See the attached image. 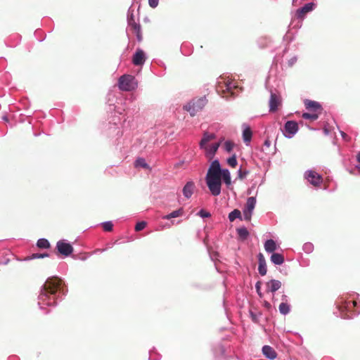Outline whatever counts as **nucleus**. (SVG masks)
Masks as SVG:
<instances>
[{
	"label": "nucleus",
	"instance_id": "obj_35",
	"mask_svg": "<svg viewBox=\"0 0 360 360\" xmlns=\"http://www.w3.org/2000/svg\"><path fill=\"white\" fill-rule=\"evenodd\" d=\"M112 224L110 221L105 222L103 224V228L105 231H110L112 229Z\"/></svg>",
	"mask_w": 360,
	"mask_h": 360
},
{
	"label": "nucleus",
	"instance_id": "obj_29",
	"mask_svg": "<svg viewBox=\"0 0 360 360\" xmlns=\"http://www.w3.org/2000/svg\"><path fill=\"white\" fill-rule=\"evenodd\" d=\"M227 164L233 168H235L237 166L238 162L235 154L233 155V156H231V158H228Z\"/></svg>",
	"mask_w": 360,
	"mask_h": 360
},
{
	"label": "nucleus",
	"instance_id": "obj_16",
	"mask_svg": "<svg viewBox=\"0 0 360 360\" xmlns=\"http://www.w3.org/2000/svg\"><path fill=\"white\" fill-rule=\"evenodd\" d=\"M281 287V282L272 279L266 283V291L274 292Z\"/></svg>",
	"mask_w": 360,
	"mask_h": 360
},
{
	"label": "nucleus",
	"instance_id": "obj_3",
	"mask_svg": "<svg viewBox=\"0 0 360 360\" xmlns=\"http://www.w3.org/2000/svg\"><path fill=\"white\" fill-rule=\"evenodd\" d=\"M342 317L344 319H351L353 314H359L360 313L359 303L355 300H349L342 302L338 306Z\"/></svg>",
	"mask_w": 360,
	"mask_h": 360
},
{
	"label": "nucleus",
	"instance_id": "obj_1",
	"mask_svg": "<svg viewBox=\"0 0 360 360\" xmlns=\"http://www.w3.org/2000/svg\"><path fill=\"white\" fill-rule=\"evenodd\" d=\"M221 171L219 160H215L212 162L206 175V184L210 191L214 196L221 193Z\"/></svg>",
	"mask_w": 360,
	"mask_h": 360
},
{
	"label": "nucleus",
	"instance_id": "obj_13",
	"mask_svg": "<svg viewBox=\"0 0 360 360\" xmlns=\"http://www.w3.org/2000/svg\"><path fill=\"white\" fill-rule=\"evenodd\" d=\"M285 132L289 134L290 136L294 135L298 130L297 123L295 121H288L284 126Z\"/></svg>",
	"mask_w": 360,
	"mask_h": 360
},
{
	"label": "nucleus",
	"instance_id": "obj_10",
	"mask_svg": "<svg viewBox=\"0 0 360 360\" xmlns=\"http://www.w3.org/2000/svg\"><path fill=\"white\" fill-rule=\"evenodd\" d=\"M314 3H308L306 4L303 7L297 10L296 16L297 18L302 19L304 15L311 11L314 9Z\"/></svg>",
	"mask_w": 360,
	"mask_h": 360
},
{
	"label": "nucleus",
	"instance_id": "obj_19",
	"mask_svg": "<svg viewBox=\"0 0 360 360\" xmlns=\"http://www.w3.org/2000/svg\"><path fill=\"white\" fill-rule=\"evenodd\" d=\"M264 249L267 252H273L277 249V245L274 240L269 239L265 242Z\"/></svg>",
	"mask_w": 360,
	"mask_h": 360
},
{
	"label": "nucleus",
	"instance_id": "obj_41",
	"mask_svg": "<svg viewBox=\"0 0 360 360\" xmlns=\"http://www.w3.org/2000/svg\"><path fill=\"white\" fill-rule=\"evenodd\" d=\"M256 289H257V292H258V294L259 295V296H261V293H260V287H261V283L259 281H258L257 283H256Z\"/></svg>",
	"mask_w": 360,
	"mask_h": 360
},
{
	"label": "nucleus",
	"instance_id": "obj_9",
	"mask_svg": "<svg viewBox=\"0 0 360 360\" xmlns=\"http://www.w3.org/2000/svg\"><path fill=\"white\" fill-rule=\"evenodd\" d=\"M219 146H220V143L219 142V143H213L211 146H206L204 148H202V149H204L205 150V156L207 157V158L209 160H211L214 158Z\"/></svg>",
	"mask_w": 360,
	"mask_h": 360
},
{
	"label": "nucleus",
	"instance_id": "obj_27",
	"mask_svg": "<svg viewBox=\"0 0 360 360\" xmlns=\"http://www.w3.org/2000/svg\"><path fill=\"white\" fill-rule=\"evenodd\" d=\"M279 311L282 314H287L290 311V306L287 302H282L279 305Z\"/></svg>",
	"mask_w": 360,
	"mask_h": 360
},
{
	"label": "nucleus",
	"instance_id": "obj_23",
	"mask_svg": "<svg viewBox=\"0 0 360 360\" xmlns=\"http://www.w3.org/2000/svg\"><path fill=\"white\" fill-rule=\"evenodd\" d=\"M221 179L224 181L225 184L227 186H229L231 184V179L230 172L228 169H224L221 171Z\"/></svg>",
	"mask_w": 360,
	"mask_h": 360
},
{
	"label": "nucleus",
	"instance_id": "obj_21",
	"mask_svg": "<svg viewBox=\"0 0 360 360\" xmlns=\"http://www.w3.org/2000/svg\"><path fill=\"white\" fill-rule=\"evenodd\" d=\"M184 214V210L183 208H179L177 210H174L170 214L165 215L162 217V219H170L172 218H176L182 216Z\"/></svg>",
	"mask_w": 360,
	"mask_h": 360
},
{
	"label": "nucleus",
	"instance_id": "obj_39",
	"mask_svg": "<svg viewBox=\"0 0 360 360\" xmlns=\"http://www.w3.org/2000/svg\"><path fill=\"white\" fill-rule=\"evenodd\" d=\"M159 0H148V4L150 7L155 8L158 5Z\"/></svg>",
	"mask_w": 360,
	"mask_h": 360
},
{
	"label": "nucleus",
	"instance_id": "obj_7",
	"mask_svg": "<svg viewBox=\"0 0 360 360\" xmlns=\"http://www.w3.org/2000/svg\"><path fill=\"white\" fill-rule=\"evenodd\" d=\"M305 178L314 186H319L323 181L321 176L313 170L307 171L305 172Z\"/></svg>",
	"mask_w": 360,
	"mask_h": 360
},
{
	"label": "nucleus",
	"instance_id": "obj_44",
	"mask_svg": "<svg viewBox=\"0 0 360 360\" xmlns=\"http://www.w3.org/2000/svg\"><path fill=\"white\" fill-rule=\"evenodd\" d=\"M356 160H357V161H358V162H359V169H360V153H359V154L356 155Z\"/></svg>",
	"mask_w": 360,
	"mask_h": 360
},
{
	"label": "nucleus",
	"instance_id": "obj_11",
	"mask_svg": "<svg viewBox=\"0 0 360 360\" xmlns=\"http://www.w3.org/2000/svg\"><path fill=\"white\" fill-rule=\"evenodd\" d=\"M304 105L306 108L310 112H319V114L321 113V106L316 101L305 100Z\"/></svg>",
	"mask_w": 360,
	"mask_h": 360
},
{
	"label": "nucleus",
	"instance_id": "obj_34",
	"mask_svg": "<svg viewBox=\"0 0 360 360\" xmlns=\"http://www.w3.org/2000/svg\"><path fill=\"white\" fill-rule=\"evenodd\" d=\"M129 23L135 32H139L141 30L140 25L136 23L134 20L129 21Z\"/></svg>",
	"mask_w": 360,
	"mask_h": 360
},
{
	"label": "nucleus",
	"instance_id": "obj_30",
	"mask_svg": "<svg viewBox=\"0 0 360 360\" xmlns=\"http://www.w3.org/2000/svg\"><path fill=\"white\" fill-rule=\"evenodd\" d=\"M258 271L262 276H265L266 274L267 269L266 262L259 263Z\"/></svg>",
	"mask_w": 360,
	"mask_h": 360
},
{
	"label": "nucleus",
	"instance_id": "obj_17",
	"mask_svg": "<svg viewBox=\"0 0 360 360\" xmlns=\"http://www.w3.org/2000/svg\"><path fill=\"white\" fill-rule=\"evenodd\" d=\"M145 62V54L142 50H138L133 57V63L135 65H143Z\"/></svg>",
	"mask_w": 360,
	"mask_h": 360
},
{
	"label": "nucleus",
	"instance_id": "obj_8",
	"mask_svg": "<svg viewBox=\"0 0 360 360\" xmlns=\"http://www.w3.org/2000/svg\"><path fill=\"white\" fill-rule=\"evenodd\" d=\"M56 248L59 253L65 257L70 255L73 252L72 246L70 243H65L63 240H60L57 243Z\"/></svg>",
	"mask_w": 360,
	"mask_h": 360
},
{
	"label": "nucleus",
	"instance_id": "obj_33",
	"mask_svg": "<svg viewBox=\"0 0 360 360\" xmlns=\"http://www.w3.org/2000/svg\"><path fill=\"white\" fill-rule=\"evenodd\" d=\"M147 223L144 221L138 222L135 226V231H140L146 228Z\"/></svg>",
	"mask_w": 360,
	"mask_h": 360
},
{
	"label": "nucleus",
	"instance_id": "obj_38",
	"mask_svg": "<svg viewBox=\"0 0 360 360\" xmlns=\"http://www.w3.org/2000/svg\"><path fill=\"white\" fill-rule=\"evenodd\" d=\"M37 246L40 248H45V238H41L37 241Z\"/></svg>",
	"mask_w": 360,
	"mask_h": 360
},
{
	"label": "nucleus",
	"instance_id": "obj_28",
	"mask_svg": "<svg viewBox=\"0 0 360 360\" xmlns=\"http://www.w3.org/2000/svg\"><path fill=\"white\" fill-rule=\"evenodd\" d=\"M135 167H141L145 169H148L149 165L146 162L143 158H138L135 162Z\"/></svg>",
	"mask_w": 360,
	"mask_h": 360
},
{
	"label": "nucleus",
	"instance_id": "obj_49",
	"mask_svg": "<svg viewBox=\"0 0 360 360\" xmlns=\"http://www.w3.org/2000/svg\"><path fill=\"white\" fill-rule=\"evenodd\" d=\"M42 288H43V290H45V284H44Z\"/></svg>",
	"mask_w": 360,
	"mask_h": 360
},
{
	"label": "nucleus",
	"instance_id": "obj_22",
	"mask_svg": "<svg viewBox=\"0 0 360 360\" xmlns=\"http://www.w3.org/2000/svg\"><path fill=\"white\" fill-rule=\"evenodd\" d=\"M252 132L250 127H246L243 131V139L248 145L252 139Z\"/></svg>",
	"mask_w": 360,
	"mask_h": 360
},
{
	"label": "nucleus",
	"instance_id": "obj_43",
	"mask_svg": "<svg viewBox=\"0 0 360 360\" xmlns=\"http://www.w3.org/2000/svg\"><path fill=\"white\" fill-rule=\"evenodd\" d=\"M137 38L139 41L141 40V30L139 32H136Z\"/></svg>",
	"mask_w": 360,
	"mask_h": 360
},
{
	"label": "nucleus",
	"instance_id": "obj_4",
	"mask_svg": "<svg viewBox=\"0 0 360 360\" xmlns=\"http://www.w3.org/2000/svg\"><path fill=\"white\" fill-rule=\"evenodd\" d=\"M137 85L135 77L131 75H124L119 79V88L122 91H132L137 87Z\"/></svg>",
	"mask_w": 360,
	"mask_h": 360
},
{
	"label": "nucleus",
	"instance_id": "obj_40",
	"mask_svg": "<svg viewBox=\"0 0 360 360\" xmlns=\"http://www.w3.org/2000/svg\"><path fill=\"white\" fill-rule=\"evenodd\" d=\"M258 259H259V263H262H262L266 262L265 259L262 253L259 254Z\"/></svg>",
	"mask_w": 360,
	"mask_h": 360
},
{
	"label": "nucleus",
	"instance_id": "obj_24",
	"mask_svg": "<svg viewBox=\"0 0 360 360\" xmlns=\"http://www.w3.org/2000/svg\"><path fill=\"white\" fill-rule=\"evenodd\" d=\"M319 115V112H304V113L302 114V117L304 119L310 120L311 121H314V120H316L318 119Z\"/></svg>",
	"mask_w": 360,
	"mask_h": 360
},
{
	"label": "nucleus",
	"instance_id": "obj_26",
	"mask_svg": "<svg viewBox=\"0 0 360 360\" xmlns=\"http://www.w3.org/2000/svg\"><path fill=\"white\" fill-rule=\"evenodd\" d=\"M237 218H241V213L240 210L235 209L229 213V219L230 221H233Z\"/></svg>",
	"mask_w": 360,
	"mask_h": 360
},
{
	"label": "nucleus",
	"instance_id": "obj_31",
	"mask_svg": "<svg viewBox=\"0 0 360 360\" xmlns=\"http://www.w3.org/2000/svg\"><path fill=\"white\" fill-rule=\"evenodd\" d=\"M45 257V253H34L31 256L27 257L25 259H43Z\"/></svg>",
	"mask_w": 360,
	"mask_h": 360
},
{
	"label": "nucleus",
	"instance_id": "obj_46",
	"mask_svg": "<svg viewBox=\"0 0 360 360\" xmlns=\"http://www.w3.org/2000/svg\"><path fill=\"white\" fill-rule=\"evenodd\" d=\"M342 136L344 139H346V137L347 136V135L345 132H342Z\"/></svg>",
	"mask_w": 360,
	"mask_h": 360
},
{
	"label": "nucleus",
	"instance_id": "obj_18",
	"mask_svg": "<svg viewBox=\"0 0 360 360\" xmlns=\"http://www.w3.org/2000/svg\"><path fill=\"white\" fill-rule=\"evenodd\" d=\"M216 138V136L214 134H210L208 132H205L203 134V136L200 142V147L204 148L207 146V143L212 140H214Z\"/></svg>",
	"mask_w": 360,
	"mask_h": 360
},
{
	"label": "nucleus",
	"instance_id": "obj_42",
	"mask_svg": "<svg viewBox=\"0 0 360 360\" xmlns=\"http://www.w3.org/2000/svg\"><path fill=\"white\" fill-rule=\"evenodd\" d=\"M264 145L266 146L267 148L270 147L271 146V141L269 139L265 140Z\"/></svg>",
	"mask_w": 360,
	"mask_h": 360
},
{
	"label": "nucleus",
	"instance_id": "obj_50",
	"mask_svg": "<svg viewBox=\"0 0 360 360\" xmlns=\"http://www.w3.org/2000/svg\"><path fill=\"white\" fill-rule=\"evenodd\" d=\"M229 88H231V87L229 86V84H228L227 85V89H229Z\"/></svg>",
	"mask_w": 360,
	"mask_h": 360
},
{
	"label": "nucleus",
	"instance_id": "obj_37",
	"mask_svg": "<svg viewBox=\"0 0 360 360\" xmlns=\"http://www.w3.org/2000/svg\"><path fill=\"white\" fill-rule=\"evenodd\" d=\"M248 173V172H247V171H242L241 169H239L238 170V177L240 179H243L245 178Z\"/></svg>",
	"mask_w": 360,
	"mask_h": 360
},
{
	"label": "nucleus",
	"instance_id": "obj_48",
	"mask_svg": "<svg viewBox=\"0 0 360 360\" xmlns=\"http://www.w3.org/2000/svg\"><path fill=\"white\" fill-rule=\"evenodd\" d=\"M266 45H267V44H266V43H265L264 44H263V45L262 46V48H263V47H265Z\"/></svg>",
	"mask_w": 360,
	"mask_h": 360
},
{
	"label": "nucleus",
	"instance_id": "obj_14",
	"mask_svg": "<svg viewBox=\"0 0 360 360\" xmlns=\"http://www.w3.org/2000/svg\"><path fill=\"white\" fill-rule=\"evenodd\" d=\"M195 184L193 181H188L183 188V194L187 199L190 198L193 193L195 189Z\"/></svg>",
	"mask_w": 360,
	"mask_h": 360
},
{
	"label": "nucleus",
	"instance_id": "obj_47",
	"mask_svg": "<svg viewBox=\"0 0 360 360\" xmlns=\"http://www.w3.org/2000/svg\"><path fill=\"white\" fill-rule=\"evenodd\" d=\"M49 241L46 240V248H48L49 247Z\"/></svg>",
	"mask_w": 360,
	"mask_h": 360
},
{
	"label": "nucleus",
	"instance_id": "obj_5",
	"mask_svg": "<svg viewBox=\"0 0 360 360\" xmlns=\"http://www.w3.org/2000/svg\"><path fill=\"white\" fill-rule=\"evenodd\" d=\"M207 103V100L205 98H200L186 105L184 108L188 111L191 116H195V114L201 110Z\"/></svg>",
	"mask_w": 360,
	"mask_h": 360
},
{
	"label": "nucleus",
	"instance_id": "obj_12",
	"mask_svg": "<svg viewBox=\"0 0 360 360\" xmlns=\"http://www.w3.org/2000/svg\"><path fill=\"white\" fill-rule=\"evenodd\" d=\"M281 98L276 94L271 93L269 100V110L270 112H275L277 110L278 107L281 105Z\"/></svg>",
	"mask_w": 360,
	"mask_h": 360
},
{
	"label": "nucleus",
	"instance_id": "obj_36",
	"mask_svg": "<svg viewBox=\"0 0 360 360\" xmlns=\"http://www.w3.org/2000/svg\"><path fill=\"white\" fill-rule=\"evenodd\" d=\"M199 216H200L202 218H205V217H210V212H206L205 210H201L198 214Z\"/></svg>",
	"mask_w": 360,
	"mask_h": 360
},
{
	"label": "nucleus",
	"instance_id": "obj_15",
	"mask_svg": "<svg viewBox=\"0 0 360 360\" xmlns=\"http://www.w3.org/2000/svg\"><path fill=\"white\" fill-rule=\"evenodd\" d=\"M262 354L267 358L271 360H274L277 356V353L275 349L269 345H264L262 347Z\"/></svg>",
	"mask_w": 360,
	"mask_h": 360
},
{
	"label": "nucleus",
	"instance_id": "obj_45",
	"mask_svg": "<svg viewBox=\"0 0 360 360\" xmlns=\"http://www.w3.org/2000/svg\"><path fill=\"white\" fill-rule=\"evenodd\" d=\"M264 305L267 308H270L271 307V304L269 302H265Z\"/></svg>",
	"mask_w": 360,
	"mask_h": 360
},
{
	"label": "nucleus",
	"instance_id": "obj_20",
	"mask_svg": "<svg viewBox=\"0 0 360 360\" xmlns=\"http://www.w3.org/2000/svg\"><path fill=\"white\" fill-rule=\"evenodd\" d=\"M271 261L276 265H281L284 262V256L280 253H273L271 256Z\"/></svg>",
	"mask_w": 360,
	"mask_h": 360
},
{
	"label": "nucleus",
	"instance_id": "obj_2",
	"mask_svg": "<svg viewBox=\"0 0 360 360\" xmlns=\"http://www.w3.org/2000/svg\"><path fill=\"white\" fill-rule=\"evenodd\" d=\"M63 281L56 276L46 279V305L52 306L56 304V294L63 290Z\"/></svg>",
	"mask_w": 360,
	"mask_h": 360
},
{
	"label": "nucleus",
	"instance_id": "obj_25",
	"mask_svg": "<svg viewBox=\"0 0 360 360\" xmlns=\"http://www.w3.org/2000/svg\"><path fill=\"white\" fill-rule=\"evenodd\" d=\"M238 236L242 240H245L249 236L248 229L245 227L239 228L237 229Z\"/></svg>",
	"mask_w": 360,
	"mask_h": 360
},
{
	"label": "nucleus",
	"instance_id": "obj_6",
	"mask_svg": "<svg viewBox=\"0 0 360 360\" xmlns=\"http://www.w3.org/2000/svg\"><path fill=\"white\" fill-rule=\"evenodd\" d=\"M256 204V199L255 197H250L248 198L245 207L243 210V215L245 220L249 221L251 219L252 212L255 209Z\"/></svg>",
	"mask_w": 360,
	"mask_h": 360
},
{
	"label": "nucleus",
	"instance_id": "obj_32",
	"mask_svg": "<svg viewBox=\"0 0 360 360\" xmlns=\"http://www.w3.org/2000/svg\"><path fill=\"white\" fill-rule=\"evenodd\" d=\"M233 146L234 143L231 141H226L224 144V149L229 153L233 150Z\"/></svg>",
	"mask_w": 360,
	"mask_h": 360
}]
</instances>
